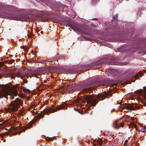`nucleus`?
<instances>
[{"mask_svg": "<svg viewBox=\"0 0 146 146\" xmlns=\"http://www.w3.org/2000/svg\"><path fill=\"white\" fill-rule=\"evenodd\" d=\"M99 0H92V2L94 3H95L98 2Z\"/></svg>", "mask_w": 146, "mask_h": 146, "instance_id": "b1692460", "label": "nucleus"}, {"mask_svg": "<svg viewBox=\"0 0 146 146\" xmlns=\"http://www.w3.org/2000/svg\"><path fill=\"white\" fill-rule=\"evenodd\" d=\"M140 98V99H139V98H137L136 99L137 101H138V102H139L140 101H141V102H142L141 98Z\"/></svg>", "mask_w": 146, "mask_h": 146, "instance_id": "5701e85b", "label": "nucleus"}, {"mask_svg": "<svg viewBox=\"0 0 146 146\" xmlns=\"http://www.w3.org/2000/svg\"><path fill=\"white\" fill-rule=\"evenodd\" d=\"M64 107L63 106H60L59 107H58L56 108H51L50 109V111L51 113H54L57 110H60L62 108H64Z\"/></svg>", "mask_w": 146, "mask_h": 146, "instance_id": "9b49d317", "label": "nucleus"}, {"mask_svg": "<svg viewBox=\"0 0 146 146\" xmlns=\"http://www.w3.org/2000/svg\"><path fill=\"white\" fill-rule=\"evenodd\" d=\"M6 92L7 95L6 98L7 99L9 98L10 100L14 99V96H16L18 94L17 91L10 86L8 87L6 89Z\"/></svg>", "mask_w": 146, "mask_h": 146, "instance_id": "7ed1b4c3", "label": "nucleus"}, {"mask_svg": "<svg viewBox=\"0 0 146 146\" xmlns=\"http://www.w3.org/2000/svg\"><path fill=\"white\" fill-rule=\"evenodd\" d=\"M144 131V130H143L142 131Z\"/></svg>", "mask_w": 146, "mask_h": 146, "instance_id": "4c0bfd02", "label": "nucleus"}, {"mask_svg": "<svg viewBox=\"0 0 146 146\" xmlns=\"http://www.w3.org/2000/svg\"><path fill=\"white\" fill-rule=\"evenodd\" d=\"M58 58H56V57H54L53 58H50L48 60L49 62H52L53 61L55 60Z\"/></svg>", "mask_w": 146, "mask_h": 146, "instance_id": "6ab92c4d", "label": "nucleus"}, {"mask_svg": "<svg viewBox=\"0 0 146 146\" xmlns=\"http://www.w3.org/2000/svg\"><path fill=\"white\" fill-rule=\"evenodd\" d=\"M114 109H112L111 111V112H113V111H114Z\"/></svg>", "mask_w": 146, "mask_h": 146, "instance_id": "2f4dec72", "label": "nucleus"}, {"mask_svg": "<svg viewBox=\"0 0 146 146\" xmlns=\"http://www.w3.org/2000/svg\"><path fill=\"white\" fill-rule=\"evenodd\" d=\"M52 20L53 22L56 23H58L60 22L59 19L56 17H53L52 19Z\"/></svg>", "mask_w": 146, "mask_h": 146, "instance_id": "4468645a", "label": "nucleus"}, {"mask_svg": "<svg viewBox=\"0 0 146 146\" xmlns=\"http://www.w3.org/2000/svg\"><path fill=\"white\" fill-rule=\"evenodd\" d=\"M123 125H124V124L123 123H120V125H121V127H123Z\"/></svg>", "mask_w": 146, "mask_h": 146, "instance_id": "7c9ffc66", "label": "nucleus"}, {"mask_svg": "<svg viewBox=\"0 0 146 146\" xmlns=\"http://www.w3.org/2000/svg\"><path fill=\"white\" fill-rule=\"evenodd\" d=\"M113 126L114 128L116 129L118 128L119 127V126L117 125V123L116 122H113Z\"/></svg>", "mask_w": 146, "mask_h": 146, "instance_id": "f3484780", "label": "nucleus"}, {"mask_svg": "<svg viewBox=\"0 0 146 146\" xmlns=\"http://www.w3.org/2000/svg\"><path fill=\"white\" fill-rule=\"evenodd\" d=\"M3 92H5V94L4 95V96L3 97H5V96H7L6 95V91H3Z\"/></svg>", "mask_w": 146, "mask_h": 146, "instance_id": "cd10ccee", "label": "nucleus"}, {"mask_svg": "<svg viewBox=\"0 0 146 146\" xmlns=\"http://www.w3.org/2000/svg\"><path fill=\"white\" fill-rule=\"evenodd\" d=\"M43 116V115L42 113H40L37 115V119H40Z\"/></svg>", "mask_w": 146, "mask_h": 146, "instance_id": "a211bd4d", "label": "nucleus"}, {"mask_svg": "<svg viewBox=\"0 0 146 146\" xmlns=\"http://www.w3.org/2000/svg\"><path fill=\"white\" fill-rule=\"evenodd\" d=\"M83 89L86 92L90 91L94 87L99 85L98 83L95 79L87 80L83 82Z\"/></svg>", "mask_w": 146, "mask_h": 146, "instance_id": "f03ea898", "label": "nucleus"}, {"mask_svg": "<svg viewBox=\"0 0 146 146\" xmlns=\"http://www.w3.org/2000/svg\"><path fill=\"white\" fill-rule=\"evenodd\" d=\"M5 94V93L3 92V91L2 90H0V98H3Z\"/></svg>", "mask_w": 146, "mask_h": 146, "instance_id": "dca6fc26", "label": "nucleus"}, {"mask_svg": "<svg viewBox=\"0 0 146 146\" xmlns=\"http://www.w3.org/2000/svg\"><path fill=\"white\" fill-rule=\"evenodd\" d=\"M5 73L6 74H8V73H9V72H5Z\"/></svg>", "mask_w": 146, "mask_h": 146, "instance_id": "473e14b6", "label": "nucleus"}, {"mask_svg": "<svg viewBox=\"0 0 146 146\" xmlns=\"http://www.w3.org/2000/svg\"><path fill=\"white\" fill-rule=\"evenodd\" d=\"M63 7L61 3H58V6L56 8V10L58 11H61L63 10Z\"/></svg>", "mask_w": 146, "mask_h": 146, "instance_id": "ddd939ff", "label": "nucleus"}, {"mask_svg": "<svg viewBox=\"0 0 146 146\" xmlns=\"http://www.w3.org/2000/svg\"><path fill=\"white\" fill-rule=\"evenodd\" d=\"M29 14L27 15V16L30 15L33 17V20H33V16H37L38 14V11L35 9H30L29 10Z\"/></svg>", "mask_w": 146, "mask_h": 146, "instance_id": "9d476101", "label": "nucleus"}, {"mask_svg": "<svg viewBox=\"0 0 146 146\" xmlns=\"http://www.w3.org/2000/svg\"><path fill=\"white\" fill-rule=\"evenodd\" d=\"M117 19V15L113 17V19H112V21H116Z\"/></svg>", "mask_w": 146, "mask_h": 146, "instance_id": "aec40b11", "label": "nucleus"}, {"mask_svg": "<svg viewBox=\"0 0 146 146\" xmlns=\"http://www.w3.org/2000/svg\"><path fill=\"white\" fill-rule=\"evenodd\" d=\"M142 97L143 98V99L144 100H145V101H146V96H142Z\"/></svg>", "mask_w": 146, "mask_h": 146, "instance_id": "bb28decb", "label": "nucleus"}, {"mask_svg": "<svg viewBox=\"0 0 146 146\" xmlns=\"http://www.w3.org/2000/svg\"><path fill=\"white\" fill-rule=\"evenodd\" d=\"M75 110L78 111H79V110L78 109H77L76 108H74Z\"/></svg>", "mask_w": 146, "mask_h": 146, "instance_id": "c756f323", "label": "nucleus"}, {"mask_svg": "<svg viewBox=\"0 0 146 146\" xmlns=\"http://www.w3.org/2000/svg\"><path fill=\"white\" fill-rule=\"evenodd\" d=\"M126 1H128L129 0H126Z\"/></svg>", "mask_w": 146, "mask_h": 146, "instance_id": "58836bf2", "label": "nucleus"}, {"mask_svg": "<svg viewBox=\"0 0 146 146\" xmlns=\"http://www.w3.org/2000/svg\"><path fill=\"white\" fill-rule=\"evenodd\" d=\"M83 99L84 100V101H86L87 104H90L94 106H95L96 104L98 102V101L94 99L91 96H84L82 98V99Z\"/></svg>", "mask_w": 146, "mask_h": 146, "instance_id": "423d86ee", "label": "nucleus"}, {"mask_svg": "<svg viewBox=\"0 0 146 146\" xmlns=\"http://www.w3.org/2000/svg\"><path fill=\"white\" fill-rule=\"evenodd\" d=\"M142 75L141 74H137L135 73L134 72H131L127 75L126 79L127 80H131L132 81H135V80H132V78H136L139 77H141Z\"/></svg>", "mask_w": 146, "mask_h": 146, "instance_id": "39448f33", "label": "nucleus"}, {"mask_svg": "<svg viewBox=\"0 0 146 146\" xmlns=\"http://www.w3.org/2000/svg\"><path fill=\"white\" fill-rule=\"evenodd\" d=\"M5 111L7 112H8V110H5Z\"/></svg>", "mask_w": 146, "mask_h": 146, "instance_id": "c9c22d12", "label": "nucleus"}, {"mask_svg": "<svg viewBox=\"0 0 146 146\" xmlns=\"http://www.w3.org/2000/svg\"><path fill=\"white\" fill-rule=\"evenodd\" d=\"M40 32L41 34H42L43 33L42 31H41Z\"/></svg>", "mask_w": 146, "mask_h": 146, "instance_id": "72a5a7b5", "label": "nucleus"}, {"mask_svg": "<svg viewBox=\"0 0 146 146\" xmlns=\"http://www.w3.org/2000/svg\"><path fill=\"white\" fill-rule=\"evenodd\" d=\"M4 127V125L3 123H0V128H3Z\"/></svg>", "mask_w": 146, "mask_h": 146, "instance_id": "4be33fe9", "label": "nucleus"}, {"mask_svg": "<svg viewBox=\"0 0 146 146\" xmlns=\"http://www.w3.org/2000/svg\"><path fill=\"white\" fill-rule=\"evenodd\" d=\"M40 74L37 71H35L33 72L32 74V75L34 77L35 76L36 78H39V77H36V76L39 75Z\"/></svg>", "mask_w": 146, "mask_h": 146, "instance_id": "2eb2a0df", "label": "nucleus"}, {"mask_svg": "<svg viewBox=\"0 0 146 146\" xmlns=\"http://www.w3.org/2000/svg\"><path fill=\"white\" fill-rule=\"evenodd\" d=\"M87 39L90 41H91L92 40V39L90 37H87Z\"/></svg>", "mask_w": 146, "mask_h": 146, "instance_id": "a878e982", "label": "nucleus"}, {"mask_svg": "<svg viewBox=\"0 0 146 146\" xmlns=\"http://www.w3.org/2000/svg\"><path fill=\"white\" fill-rule=\"evenodd\" d=\"M106 95L105 94L104 95H103L101 94H99L97 96V97L99 98V100H103L105 99Z\"/></svg>", "mask_w": 146, "mask_h": 146, "instance_id": "f8f14e48", "label": "nucleus"}, {"mask_svg": "<svg viewBox=\"0 0 146 146\" xmlns=\"http://www.w3.org/2000/svg\"><path fill=\"white\" fill-rule=\"evenodd\" d=\"M92 112H91L90 113V114H92Z\"/></svg>", "mask_w": 146, "mask_h": 146, "instance_id": "e433bc0d", "label": "nucleus"}, {"mask_svg": "<svg viewBox=\"0 0 146 146\" xmlns=\"http://www.w3.org/2000/svg\"><path fill=\"white\" fill-rule=\"evenodd\" d=\"M104 60L105 61L103 62L101 61H99L94 62L93 64L94 66H96V68H98L100 67V66H101L104 64H109L112 65L116 64V63L114 62H111L110 61L108 62V60L107 61V60H106V59H104Z\"/></svg>", "mask_w": 146, "mask_h": 146, "instance_id": "6e6552de", "label": "nucleus"}, {"mask_svg": "<svg viewBox=\"0 0 146 146\" xmlns=\"http://www.w3.org/2000/svg\"><path fill=\"white\" fill-rule=\"evenodd\" d=\"M141 91H142V90H141Z\"/></svg>", "mask_w": 146, "mask_h": 146, "instance_id": "ea45409f", "label": "nucleus"}, {"mask_svg": "<svg viewBox=\"0 0 146 146\" xmlns=\"http://www.w3.org/2000/svg\"><path fill=\"white\" fill-rule=\"evenodd\" d=\"M110 73L109 74H108V76H110Z\"/></svg>", "mask_w": 146, "mask_h": 146, "instance_id": "f704fd0d", "label": "nucleus"}, {"mask_svg": "<svg viewBox=\"0 0 146 146\" xmlns=\"http://www.w3.org/2000/svg\"><path fill=\"white\" fill-rule=\"evenodd\" d=\"M83 66H78V68H72L69 69H65L64 70V73L67 74H74L79 71H81L84 70L83 68Z\"/></svg>", "mask_w": 146, "mask_h": 146, "instance_id": "20e7f679", "label": "nucleus"}, {"mask_svg": "<svg viewBox=\"0 0 146 146\" xmlns=\"http://www.w3.org/2000/svg\"><path fill=\"white\" fill-rule=\"evenodd\" d=\"M92 20H97L98 19L97 18H95L92 19Z\"/></svg>", "mask_w": 146, "mask_h": 146, "instance_id": "c85d7f7f", "label": "nucleus"}, {"mask_svg": "<svg viewBox=\"0 0 146 146\" xmlns=\"http://www.w3.org/2000/svg\"><path fill=\"white\" fill-rule=\"evenodd\" d=\"M15 77H16V76H11V78H14ZM16 77H18V78H19V77L22 78V77L21 76H16Z\"/></svg>", "mask_w": 146, "mask_h": 146, "instance_id": "393cba45", "label": "nucleus"}, {"mask_svg": "<svg viewBox=\"0 0 146 146\" xmlns=\"http://www.w3.org/2000/svg\"><path fill=\"white\" fill-rule=\"evenodd\" d=\"M1 17L3 18L8 17L16 20L20 21H32L33 17L31 15L27 16V15L24 14H19L13 15L10 13L5 12L1 15Z\"/></svg>", "mask_w": 146, "mask_h": 146, "instance_id": "f257e3e1", "label": "nucleus"}, {"mask_svg": "<svg viewBox=\"0 0 146 146\" xmlns=\"http://www.w3.org/2000/svg\"><path fill=\"white\" fill-rule=\"evenodd\" d=\"M142 106H143L141 105H140V106L137 105H136L135 106L129 105L126 106V109L130 111H133L135 110L136 109H140L141 108H142Z\"/></svg>", "mask_w": 146, "mask_h": 146, "instance_id": "1a4fd4ad", "label": "nucleus"}, {"mask_svg": "<svg viewBox=\"0 0 146 146\" xmlns=\"http://www.w3.org/2000/svg\"><path fill=\"white\" fill-rule=\"evenodd\" d=\"M22 102L19 99L17 98L15 101L12 102L11 104V107L9 110H11L12 111H14L16 109L19 105L21 104Z\"/></svg>", "mask_w": 146, "mask_h": 146, "instance_id": "0eeeda50", "label": "nucleus"}, {"mask_svg": "<svg viewBox=\"0 0 146 146\" xmlns=\"http://www.w3.org/2000/svg\"><path fill=\"white\" fill-rule=\"evenodd\" d=\"M32 127L31 123H29V124L27 126V128H29Z\"/></svg>", "mask_w": 146, "mask_h": 146, "instance_id": "412c9836", "label": "nucleus"}]
</instances>
